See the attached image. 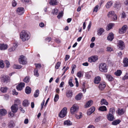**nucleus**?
Returning a JSON list of instances; mask_svg holds the SVG:
<instances>
[{
    "label": "nucleus",
    "mask_w": 128,
    "mask_h": 128,
    "mask_svg": "<svg viewBox=\"0 0 128 128\" xmlns=\"http://www.w3.org/2000/svg\"><path fill=\"white\" fill-rule=\"evenodd\" d=\"M20 36L22 41H27L30 38V34L27 30H22L20 33Z\"/></svg>",
    "instance_id": "f257e3e1"
},
{
    "label": "nucleus",
    "mask_w": 128,
    "mask_h": 128,
    "mask_svg": "<svg viewBox=\"0 0 128 128\" xmlns=\"http://www.w3.org/2000/svg\"><path fill=\"white\" fill-rule=\"evenodd\" d=\"M100 70L102 72H106L108 71V66L104 63H101L99 66Z\"/></svg>",
    "instance_id": "f03ea898"
},
{
    "label": "nucleus",
    "mask_w": 128,
    "mask_h": 128,
    "mask_svg": "<svg viewBox=\"0 0 128 128\" xmlns=\"http://www.w3.org/2000/svg\"><path fill=\"white\" fill-rule=\"evenodd\" d=\"M78 110V107L76 104L73 105L70 108V112L72 114L76 113Z\"/></svg>",
    "instance_id": "7ed1b4c3"
},
{
    "label": "nucleus",
    "mask_w": 128,
    "mask_h": 128,
    "mask_svg": "<svg viewBox=\"0 0 128 128\" xmlns=\"http://www.w3.org/2000/svg\"><path fill=\"white\" fill-rule=\"evenodd\" d=\"M67 110V108L66 107L64 108L60 112L59 114V116L61 118H64L66 114Z\"/></svg>",
    "instance_id": "20e7f679"
},
{
    "label": "nucleus",
    "mask_w": 128,
    "mask_h": 128,
    "mask_svg": "<svg viewBox=\"0 0 128 128\" xmlns=\"http://www.w3.org/2000/svg\"><path fill=\"white\" fill-rule=\"evenodd\" d=\"M108 17L112 18L114 20H116L117 19V16L114 11H111L109 12L108 13Z\"/></svg>",
    "instance_id": "39448f33"
},
{
    "label": "nucleus",
    "mask_w": 128,
    "mask_h": 128,
    "mask_svg": "<svg viewBox=\"0 0 128 128\" xmlns=\"http://www.w3.org/2000/svg\"><path fill=\"white\" fill-rule=\"evenodd\" d=\"M1 78L2 81L4 82L7 83L10 82V78L8 76H2Z\"/></svg>",
    "instance_id": "423d86ee"
},
{
    "label": "nucleus",
    "mask_w": 128,
    "mask_h": 128,
    "mask_svg": "<svg viewBox=\"0 0 128 128\" xmlns=\"http://www.w3.org/2000/svg\"><path fill=\"white\" fill-rule=\"evenodd\" d=\"M98 59V57L97 56H94L88 58V62H95Z\"/></svg>",
    "instance_id": "0eeeda50"
},
{
    "label": "nucleus",
    "mask_w": 128,
    "mask_h": 128,
    "mask_svg": "<svg viewBox=\"0 0 128 128\" xmlns=\"http://www.w3.org/2000/svg\"><path fill=\"white\" fill-rule=\"evenodd\" d=\"M19 61L20 63L22 64H24L26 63V60L24 56H21L19 58Z\"/></svg>",
    "instance_id": "6e6552de"
},
{
    "label": "nucleus",
    "mask_w": 128,
    "mask_h": 128,
    "mask_svg": "<svg viewBox=\"0 0 128 128\" xmlns=\"http://www.w3.org/2000/svg\"><path fill=\"white\" fill-rule=\"evenodd\" d=\"M118 46L121 50H122L125 47V44L124 42L122 40H119L118 41Z\"/></svg>",
    "instance_id": "1a4fd4ad"
},
{
    "label": "nucleus",
    "mask_w": 128,
    "mask_h": 128,
    "mask_svg": "<svg viewBox=\"0 0 128 128\" xmlns=\"http://www.w3.org/2000/svg\"><path fill=\"white\" fill-rule=\"evenodd\" d=\"M25 84L23 82H21L16 86V88L18 90H21L24 87Z\"/></svg>",
    "instance_id": "9d476101"
},
{
    "label": "nucleus",
    "mask_w": 128,
    "mask_h": 128,
    "mask_svg": "<svg viewBox=\"0 0 128 128\" xmlns=\"http://www.w3.org/2000/svg\"><path fill=\"white\" fill-rule=\"evenodd\" d=\"M17 13L19 15L22 14L24 12V9L22 7H19L17 8Z\"/></svg>",
    "instance_id": "9b49d317"
},
{
    "label": "nucleus",
    "mask_w": 128,
    "mask_h": 128,
    "mask_svg": "<svg viewBox=\"0 0 128 128\" xmlns=\"http://www.w3.org/2000/svg\"><path fill=\"white\" fill-rule=\"evenodd\" d=\"M11 108L12 112L13 113L16 112L18 110V106L16 104H13L11 107Z\"/></svg>",
    "instance_id": "f8f14e48"
},
{
    "label": "nucleus",
    "mask_w": 128,
    "mask_h": 128,
    "mask_svg": "<svg viewBox=\"0 0 128 128\" xmlns=\"http://www.w3.org/2000/svg\"><path fill=\"white\" fill-rule=\"evenodd\" d=\"M121 6V4L119 1H116L114 5V7L117 9H120Z\"/></svg>",
    "instance_id": "ddd939ff"
},
{
    "label": "nucleus",
    "mask_w": 128,
    "mask_h": 128,
    "mask_svg": "<svg viewBox=\"0 0 128 128\" xmlns=\"http://www.w3.org/2000/svg\"><path fill=\"white\" fill-rule=\"evenodd\" d=\"M8 45L7 44H0V50H4L7 49Z\"/></svg>",
    "instance_id": "4468645a"
},
{
    "label": "nucleus",
    "mask_w": 128,
    "mask_h": 128,
    "mask_svg": "<svg viewBox=\"0 0 128 128\" xmlns=\"http://www.w3.org/2000/svg\"><path fill=\"white\" fill-rule=\"evenodd\" d=\"M127 26L126 25L123 26L121 29L119 30V33L120 34H122L124 33L126 29Z\"/></svg>",
    "instance_id": "2eb2a0df"
},
{
    "label": "nucleus",
    "mask_w": 128,
    "mask_h": 128,
    "mask_svg": "<svg viewBox=\"0 0 128 128\" xmlns=\"http://www.w3.org/2000/svg\"><path fill=\"white\" fill-rule=\"evenodd\" d=\"M106 116L107 118L110 121H112L114 119V115L111 114H107Z\"/></svg>",
    "instance_id": "dca6fc26"
},
{
    "label": "nucleus",
    "mask_w": 128,
    "mask_h": 128,
    "mask_svg": "<svg viewBox=\"0 0 128 128\" xmlns=\"http://www.w3.org/2000/svg\"><path fill=\"white\" fill-rule=\"evenodd\" d=\"M123 66L124 67L128 66V58H124L123 60Z\"/></svg>",
    "instance_id": "f3484780"
},
{
    "label": "nucleus",
    "mask_w": 128,
    "mask_h": 128,
    "mask_svg": "<svg viewBox=\"0 0 128 128\" xmlns=\"http://www.w3.org/2000/svg\"><path fill=\"white\" fill-rule=\"evenodd\" d=\"M106 86V83L104 82H102L100 84L98 87L100 90H102Z\"/></svg>",
    "instance_id": "a211bd4d"
},
{
    "label": "nucleus",
    "mask_w": 128,
    "mask_h": 128,
    "mask_svg": "<svg viewBox=\"0 0 128 128\" xmlns=\"http://www.w3.org/2000/svg\"><path fill=\"white\" fill-rule=\"evenodd\" d=\"M114 34L112 33H110L107 37V40L110 41H112L114 39Z\"/></svg>",
    "instance_id": "6ab92c4d"
},
{
    "label": "nucleus",
    "mask_w": 128,
    "mask_h": 128,
    "mask_svg": "<svg viewBox=\"0 0 128 128\" xmlns=\"http://www.w3.org/2000/svg\"><path fill=\"white\" fill-rule=\"evenodd\" d=\"M101 80V78L99 76H97L95 77L94 80V82L95 84H98Z\"/></svg>",
    "instance_id": "aec40b11"
},
{
    "label": "nucleus",
    "mask_w": 128,
    "mask_h": 128,
    "mask_svg": "<svg viewBox=\"0 0 128 128\" xmlns=\"http://www.w3.org/2000/svg\"><path fill=\"white\" fill-rule=\"evenodd\" d=\"M49 4L51 5L54 6L58 4L56 0H50Z\"/></svg>",
    "instance_id": "412c9836"
},
{
    "label": "nucleus",
    "mask_w": 128,
    "mask_h": 128,
    "mask_svg": "<svg viewBox=\"0 0 128 128\" xmlns=\"http://www.w3.org/2000/svg\"><path fill=\"white\" fill-rule=\"evenodd\" d=\"M105 75L106 78L108 79V80L109 81L111 82L114 80V78L111 75L106 74Z\"/></svg>",
    "instance_id": "4be33fe9"
},
{
    "label": "nucleus",
    "mask_w": 128,
    "mask_h": 128,
    "mask_svg": "<svg viewBox=\"0 0 128 128\" xmlns=\"http://www.w3.org/2000/svg\"><path fill=\"white\" fill-rule=\"evenodd\" d=\"M95 108L94 106L92 107L88 110V114H90L93 113L95 110Z\"/></svg>",
    "instance_id": "5701e85b"
},
{
    "label": "nucleus",
    "mask_w": 128,
    "mask_h": 128,
    "mask_svg": "<svg viewBox=\"0 0 128 128\" xmlns=\"http://www.w3.org/2000/svg\"><path fill=\"white\" fill-rule=\"evenodd\" d=\"M113 2L112 1L108 2L106 5V7L108 8H110L113 4Z\"/></svg>",
    "instance_id": "b1692460"
},
{
    "label": "nucleus",
    "mask_w": 128,
    "mask_h": 128,
    "mask_svg": "<svg viewBox=\"0 0 128 128\" xmlns=\"http://www.w3.org/2000/svg\"><path fill=\"white\" fill-rule=\"evenodd\" d=\"M104 30L102 28H100L98 29V34L99 36H100L104 32Z\"/></svg>",
    "instance_id": "393cba45"
},
{
    "label": "nucleus",
    "mask_w": 128,
    "mask_h": 128,
    "mask_svg": "<svg viewBox=\"0 0 128 128\" xmlns=\"http://www.w3.org/2000/svg\"><path fill=\"white\" fill-rule=\"evenodd\" d=\"M100 104L101 105L104 104L107 105L108 104V102L104 98L102 99L100 101Z\"/></svg>",
    "instance_id": "a878e982"
},
{
    "label": "nucleus",
    "mask_w": 128,
    "mask_h": 128,
    "mask_svg": "<svg viewBox=\"0 0 128 128\" xmlns=\"http://www.w3.org/2000/svg\"><path fill=\"white\" fill-rule=\"evenodd\" d=\"M72 122L69 120H66L64 122V125L69 126L72 125Z\"/></svg>",
    "instance_id": "bb28decb"
},
{
    "label": "nucleus",
    "mask_w": 128,
    "mask_h": 128,
    "mask_svg": "<svg viewBox=\"0 0 128 128\" xmlns=\"http://www.w3.org/2000/svg\"><path fill=\"white\" fill-rule=\"evenodd\" d=\"M7 113L6 110L4 109L0 110V114L2 116L5 115Z\"/></svg>",
    "instance_id": "cd10ccee"
},
{
    "label": "nucleus",
    "mask_w": 128,
    "mask_h": 128,
    "mask_svg": "<svg viewBox=\"0 0 128 128\" xmlns=\"http://www.w3.org/2000/svg\"><path fill=\"white\" fill-rule=\"evenodd\" d=\"M114 24L112 23H110L108 24L106 27V29L107 30H110L114 26Z\"/></svg>",
    "instance_id": "c85d7f7f"
},
{
    "label": "nucleus",
    "mask_w": 128,
    "mask_h": 128,
    "mask_svg": "<svg viewBox=\"0 0 128 128\" xmlns=\"http://www.w3.org/2000/svg\"><path fill=\"white\" fill-rule=\"evenodd\" d=\"M82 96V94L81 93H80L76 96L75 99L77 100H79L81 98Z\"/></svg>",
    "instance_id": "c756f323"
},
{
    "label": "nucleus",
    "mask_w": 128,
    "mask_h": 128,
    "mask_svg": "<svg viewBox=\"0 0 128 128\" xmlns=\"http://www.w3.org/2000/svg\"><path fill=\"white\" fill-rule=\"evenodd\" d=\"M15 126V124L13 121H10L8 124L9 128H13Z\"/></svg>",
    "instance_id": "7c9ffc66"
},
{
    "label": "nucleus",
    "mask_w": 128,
    "mask_h": 128,
    "mask_svg": "<svg viewBox=\"0 0 128 128\" xmlns=\"http://www.w3.org/2000/svg\"><path fill=\"white\" fill-rule=\"evenodd\" d=\"M93 101L91 100L88 101L85 105L86 108H88L92 104Z\"/></svg>",
    "instance_id": "2f4dec72"
},
{
    "label": "nucleus",
    "mask_w": 128,
    "mask_h": 128,
    "mask_svg": "<svg viewBox=\"0 0 128 128\" xmlns=\"http://www.w3.org/2000/svg\"><path fill=\"white\" fill-rule=\"evenodd\" d=\"M122 73V72L121 70H118L114 72V74L116 76H120Z\"/></svg>",
    "instance_id": "473e14b6"
},
{
    "label": "nucleus",
    "mask_w": 128,
    "mask_h": 128,
    "mask_svg": "<svg viewBox=\"0 0 128 128\" xmlns=\"http://www.w3.org/2000/svg\"><path fill=\"white\" fill-rule=\"evenodd\" d=\"M92 74V72H89L86 73L85 76L88 79H89L91 77V75Z\"/></svg>",
    "instance_id": "72a5a7b5"
},
{
    "label": "nucleus",
    "mask_w": 128,
    "mask_h": 128,
    "mask_svg": "<svg viewBox=\"0 0 128 128\" xmlns=\"http://www.w3.org/2000/svg\"><path fill=\"white\" fill-rule=\"evenodd\" d=\"M120 122V120H117L113 122H112V125H116L118 124Z\"/></svg>",
    "instance_id": "f704fd0d"
},
{
    "label": "nucleus",
    "mask_w": 128,
    "mask_h": 128,
    "mask_svg": "<svg viewBox=\"0 0 128 128\" xmlns=\"http://www.w3.org/2000/svg\"><path fill=\"white\" fill-rule=\"evenodd\" d=\"M31 90V88L29 87H27L26 88L25 92L27 94H30Z\"/></svg>",
    "instance_id": "c9c22d12"
},
{
    "label": "nucleus",
    "mask_w": 128,
    "mask_h": 128,
    "mask_svg": "<svg viewBox=\"0 0 128 128\" xmlns=\"http://www.w3.org/2000/svg\"><path fill=\"white\" fill-rule=\"evenodd\" d=\"M29 103L28 100H25L23 102V105L24 106H28Z\"/></svg>",
    "instance_id": "e433bc0d"
},
{
    "label": "nucleus",
    "mask_w": 128,
    "mask_h": 128,
    "mask_svg": "<svg viewBox=\"0 0 128 128\" xmlns=\"http://www.w3.org/2000/svg\"><path fill=\"white\" fill-rule=\"evenodd\" d=\"M39 94V91L38 90H36L34 94V97L35 98H36L38 96Z\"/></svg>",
    "instance_id": "4c0bfd02"
},
{
    "label": "nucleus",
    "mask_w": 128,
    "mask_h": 128,
    "mask_svg": "<svg viewBox=\"0 0 128 128\" xmlns=\"http://www.w3.org/2000/svg\"><path fill=\"white\" fill-rule=\"evenodd\" d=\"M115 112V110L114 108H110V109L109 114L114 115Z\"/></svg>",
    "instance_id": "58836bf2"
},
{
    "label": "nucleus",
    "mask_w": 128,
    "mask_h": 128,
    "mask_svg": "<svg viewBox=\"0 0 128 128\" xmlns=\"http://www.w3.org/2000/svg\"><path fill=\"white\" fill-rule=\"evenodd\" d=\"M124 112V111L123 109L122 108L121 109H119L118 111V114L119 115L122 114Z\"/></svg>",
    "instance_id": "ea45409f"
},
{
    "label": "nucleus",
    "mask_w": 128,
    "mask_h": 128,
    "mask_svg": "<svg viewBox=\"0 0 128 128\" xmlns=\"http://www.w3.org/2000/svg\"><path fill=\"white\" fill-rule=\"evenodd\" d=\"M13 68L15 69H20L22 68V66L20 65H18L14 64L13 66Z\"/></svg>",
    "instance_id": "a19ab883"
},
{
    "label": "nucleus",
    "mask_w": 128,
    "mask_h": 128,
    "mask_svg": "<svg viewBox=\"0 0 128 128\" xmlns=\"http://www.w3.org/2000/svg\"><path fill=\"white\" fill-rule=\"evenodd\" d=\"M99 110L102 111H106L107 110L106 107L104 106H100L99 108Z\"/></svg>",
    "instance_id": "79ce46f5"
},
{
    "label": "nucleus",
    "mask_w": 128,
    "mask_h": 128,
    "mask_svg": "<svg viewBox=\"0 0 128 128\" xmlns=\"http://www.w3.org/2000/svg\"><path fill=\"white\" fill-rule=\"evenodd\" d=\"M66 96L68 98H71L72 96V92L70 91H69L67 92Z\"/></svg>",
    "instance_id": "37998d69"
},
{
    "label": "nucleus",
    "mask_w": 128,
    "mask_h": 128,
    "mask_svg": "<svg viewBox=\"0 0 128 128\" xmlns=\"http://www.w3.org/2000/svg\"><path fill=\"white\" fill-rule=\"evenodd\" d=\"M8 88L6 87H2L0 88V90L2 92H6Z\"/></svg>",
    "instance_id": "c03bdc74"
},
{
    "label": "nucleus",
    "mask_w": 128,
    "mask_h": 128,
    "mask_svg": "<svg viewBox=\"0 0 128 128\" xmlns=\"http://www.w3.org/2000/svg\"><path fill=\"white\" fill-rule=\"evenodd\" d=\"M34 75L36 76H39V74L38 72V69L35 68L34 71Z\"/></svg>",
    "instance_id": "a18cd8bd"
},
{
    "label": "nucleus",
    "mask_w": 128,
    "mask_h": 128,
    "mask_svg": "<svg viewBox=\"0 0 128 128\" xmlns=\"http://www.w3.org/2000/svg\"><path fill=\"white\" fill-rule=\"evenodd\" d=\"M113 50V48L110 46H108L106 48V51L108 52H110Z\"/></svg>",
    "instance_id": "49530a36"
},
{
    "label": "nucleus",
    "mask_w": 128,
    "mask_h": 128,
    "mask_svg": "<svg viewBox=\"0 0 128 128\" xmlns=\"http://www.w3.org/2000/svg\"><path fill=\"white\" fill-rule=\"evenodd\" d=\"M72 79L70 78L68 82L69 85L71 87H72L74 86V84L72 83Z\"/></svg>",
    "instance_id": "de8ad7c7"
},
{
    "label": "nucleus",
    "mask_w": 128,
    "mask_h": 128,
    "mask_svg": "<svg viewBox=\"0 0 128 128\" xmlns=\"http://www.w3.org/2000/svg\"><path fill=\"white\" fill-rule=\"evenodd\" d=\"M30 78L29 77L26 76L24 79V81L26 83H28L30 81Z\"/></svg>",
    "instance_id": "09e8293b"
},
{
    "label": "nucleus",
    "mask_w": 128,
    "mask_h": 128,
    "mask_svg": "<svg viewBox=\"0 0 128 128\" xmlns=\"http://www.w3.org/2000/svg\"><path fill=\"white\" fill-rule=\"evenodd\" d=\"M21 102L18 99H16L14 101L15 104H16L18 105Z\"/></svg>",
    "instance_id": "8fccbe9b"
},
{
    "label": "nucleus",
    "mask_w": 128,
    "mask_h": 128,
    "mask_svg": "<svg viewBox=\"0 0 128 128\" xmlns=\"http://www.w3.org/2000/svg\"><path fill=\"white\" fill-rule=\"evenodd\" d=\"M35 65L36 66V68L37 69L40 68L41 67V65L40 64H35Z\"/></svg>",
    "instance_id": "3c124183"
},
{
    "label": "nucleus",
    "mask_w": 128,
    "mask_h": 128,
    "mask_svg": "<svg viewBox=\"0 0 128 128\" xmlns=\"http://www.w3.org/2000/svg\"><path fill=\"white\" fill-rule=\"evenodd\" d=\"M5 62L6 64V67L7 68H8L10 65V63L7 60H6L5 61Z\"/></svg>",
    "instance_id": "603ef678"
},
{
    "label": "nucleus",
    "mask_w": 128,
    "mask_h": 128,
    "mask_svg": "<svg viewBox=\"0 0 128 128\" xmlns=\"http://www.w3.org/2000/svg\"><path fill=\"white\" fill-rule=\"evenodd\" d=\"M61 63L60 62H58L55 66V68L58 69L60 66Z\"/></svg>",
    "instance_id": "864d4df0"
},
{
    "label": "nucleus",
    "mask_w": 128,
    "mask_h": 128,
    "mask_svg": "<svg viewBox=\"0 0 128 128\" xmlns=\"http://www.w3.org/2000/svg\"><path fill=\"white\" fill-rule=\"evenodd\" d=\"M4 65L2 60L0 61V67L2 68H4Z\"/></svg>",
    "instance_id": "5fc2aeb1"
},
{
    "label": "nucleus",
    "mask_w": 128,
    "mask_h": 128,
    "mask_svg": "<svg viewBox=\"0 0 128 128\" xmlns=\"http://www.w3.org/2000/svg\"><path fill=\"white\" fill-rule=\"evenodd\" d=\"M77 76L79 78H80L83 76V74H82L81 72H78L77 74Z\"/></svg>",
    "instance_id": "6e6d98bb"
},
{
    "label": "nucleus",
    "mask_w": 128,
    "mask_h": 128,
    "mask_svg": "<svg viewBox=\"0 0 128 128\" xmlns=\"http://www.w3.org/2000/svg\"><path fill=\"white\" fill-rule=\"evenodd\" d=\"M59 98V96L58 94H56L54 98V102H57Z\"/></svg>",
    "instance_id": "4d7b16f0"
},
{
    "label": "nucleus",
    "mask_w": 128,
    "mask_h": 128,
    "mask_svg": "<svg viewBox=\"0 0 128 128\" xmlns=\"http://www.w3.org/2000/svg\"><path fill=\"white\" fill-rule=\"evenodd\" d=\"M58 10L56 8L54 9L53 11L52 12V13L54 15H56L57 14Z\"/></svg>",
    "instance_id": "13d9d810"
},
{
    "label": "nucleus",
    "mask_w": 128,
    "mask_h": 128,
    "mask_svg": "<svg viewBox=\"0 0 128 128\" xmlns=\"http://www.w3.org/2000/svg\"><path fill=\"white\" fill-rule=\"evenodd\" d=\"M17 4V3L16 1L15 0H13L12 2V5L13 6H16Z\"/></svg>",
    "instance_id": "bf43d9fd"
},
{
    "label": "nucleus",
    "mask_w": 128,
    "mask_h": 128,
    "mask_svg": "<svg viewBox=\"0 0 128 128\" xmlns=\"http://www.w3.org/2000/svg\"><path fill=\"white\" fill-rule=\"evenodd\" d=\"M15 48L14 47H12L10 48L8 50V51L10 52L13 51L15 50Z\"/></svg>",
    "instance_id": "052dcab7"
},
{
    "label": "nucleus",
    "mask_w": 128,
    "mask_h": 128,
    "mask_svg": "<svg viewBox=\"0 0 128 128\" xmlns=\"http://www.w3.org/2000/svg\"><path fill=\"white\" fill-rule=\"evenodd\" d=\"M98 5L96 6L93 12H97L98 9Z\"/></svg>",
    "instance_id": "680f3d73"
},
{
    "label": "nucleus",
    "mask_w": 128,
    "mask_h": 128,
    "mask_svg": "<svg viewBox=\"0 0 128 128\" xmlns=\"http://www.w3.org/2000/svg\"><path fill=\"white\" fill-rule=\"evenodd\" d=\"M63 15V13L62 12L60 13L57 16V17L58 18H60L62 17Z\"/></svg>",
    "instance_id": "e2e57ef3"
},
{
    "label": "nucleus",
    "mask_w": 128,
    "mask_h": 128,
    "mask_svg": "<svg viewBox=\"0 0 128 128\" xmlns=\"http://www.w3.org/2000/svg\"><path fill=\"white\" fill-rule=\"evenodd\" d=\"M101 119V117H99L96 118L95 120V122H98Z\"/></svg>",
    "instance_id": "0e129e2a"
},
{
    "label": "nucleus",
    "mask_w": 128,
    "mask_h": 128,
    "mask_svg": "<svg viewBox=\"0 0 128 128\" xmlns=\"http://www.w3.org/2000/svg\"><path fill=\"white\" fill-rule=\"evenodd\" d=\"M45 40L46 41L49 42L51 40V38L50 37H48L45 39Z\"/></svg>",
    "instance_id": "69168bd1"
},
{
    "label": "nucleus",
    "mask_w": 128,
    "mask_h": 128,
    "mask_svg": "<svg viewBox=\"0 0 128 128\" xmlns=\"http://www.w3.org/2000/svg\"><path fill=\"white\" fill-rule=\"evenodd\" d=\"M123 79L124 80L128 79V74H126V75L123 78Z\"/></svg>",
    "instance_id": "338daca9"
},
{
    "label": "nucleus",
    "mask_w": 128,
    "mask_h": 128,
    "mask_svg": "<svg viewBox=\"0 0 128 128\" xmlns=\"http://www.w3.org/2000/svg\"><path fill=\"white\" fill-rule=\"evenodd\" d=\"M12 91L13 94H15L16 95H18V92H16L15 90L13 89Z\"/></svg>",
    "instance_id": "774afa93"
}]
</instances>
